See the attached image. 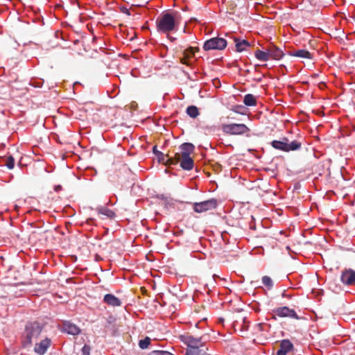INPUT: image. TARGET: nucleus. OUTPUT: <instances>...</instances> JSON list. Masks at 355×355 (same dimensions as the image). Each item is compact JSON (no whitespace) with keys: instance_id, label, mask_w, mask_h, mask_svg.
I'll return each instance as SVG.
<instances>
[{"instance_id":"nucleus-29","label":"nucleus","mask_w":355,"mask_h":355,"mask_svg":"<svg viewBox=\"0 0 355 355\" xmlns=\"http://www.w3.org/2000/svg\"><path fill=\"white\" fill-rule=\"evenodd\" d=\"M150 344V338L149 337H146L143 340H140L139 342V346L141 349H146L148 347Z\"/></svg>"},{"instance_id":"nucleus-37","label":"nucleus","mask_w":355,"mask_h":355,"mask_svg":"<svg viewBox=\"0 0 355 355\" xmlns=\"http://www.w3.org/2000/svg\"><path fill=\"white\" fill-rule=\"evenodd\" d=\"M339 37V36H334V39H338Z\"/></svg>"},{"instance_id":"nucleus-6","label":"nucleus","mask_w":355,"mask_h":355,"mask_svg":"<svg viewBox=\"0 0 355 355\" xmlns=\"http://www.w3.org/2000/svg\"><path fill=\"white\" fill-rule=\"evenodd\" d=\"M217 205V200L211 198L200 202H194L193 204V209L196 213H202L216 209Z\"/></svg>"},{"instance_id":"nucleus-27","label":"nucleus","mask_w":355,"mask_h":355,"mask_svg":"<svg viewBox=\"0 0 355 355\" xmlns=\"http://www.w3.org/2000/svg\"><path fill=\"white\" fill-rule=\"evenodd\" d=\"M262 283L268 289H271L273 286V282L272 279L268 276H263L262 277Z\"/></svg>"},{"instance_id":"nucleus-8","label":"nucleus","mask_w":355,"mask_h":355,"mask_svg":"<svg viewBox=\"0 0 355 355\" xmlns=\"http://www.w3.org/2000/svg\"><path fill=\"white\" fill-rule=\"evenodd\" d=\"M181 341L185 344L187 347L205 348V343L202 338H195L190 335H182L180 337Z\"/></svg>"},{"instance_id":"nucleus-36","label":"nucleus","mask_w":355,"mask_h":355,"mask_svg":"<svg viewBox=\"0 0 355 355\" xmlns=\"http://www.w3.org/2000/svg\"><path fill=\"white\" fill-rule=\"evenodd\" d=\"M320 85V88H322V85L325 86V84L324 83H321Z\"/></svg>"},{"instance_id":"nucleus-4","label":"nucleus","mask_w":355,"mask_h":355,"mask_svg":"<svg viewBox=\"0 0 355 355\" xmlns=\"http://www.w3.org/2000/svg\"><path fill=\"white\" fill-rule=\"evenodd\" d=\"M224 133L230 135H241L250 132V128L243 123L223 124L221 126Z\"/></svg>"},{"instance_id":"nucleus-32","label":"nucleus","mask_w":355,"mask_h":355,"mask_svg":"<svg viewBox=\"0 0 355 355\" xmlns=\"http://www.w3.org/2000/svg\"><path fill=\"white\" fill-rule=\"evenodd\" d=\"M153 153L156 155V156H158L159 155V153H162L161 151H159L157 149V146H154L153 148Z\"/></svg>"},{"instance_id":"nucleus-12","label":"nucleus","mask_w":355,"mask_h":355,"mask_svg":"<svg viewBox=\"0 0 355 355\" xmlns=\"http://www.w3.org/2000/svg\"><path fill=\"white\" fill-rule=\"evenodd\" d=\"M340 280L343 284L346 285H355V271L352 269L343 271Z\"/></svg>"},{"instance_id":"nucleus-11","label":"nucleus","mask_w":355,"mask_h":355,"mask_svg":"<svg viewBox=\"0 0 355 355\" xmlns=\"http://www.w3.org/2000/svg\"><path fill=\"white\" fill-rule=\"evenodd\" d=\"M199 49L198 47L193 48V47H189L184 50L182 53V56L180 57V62L182 64H186L187 66L191 65V58H192L194 56L195 51H198Z\"/></svg>"},{"instance_id":"nucleus-21","label":"nucleus","mask_w":355,"mask_h":355,"mask_svg":"<svg viewBox=\"0 0 355 355\" xmlns=\"http://www.w3.org/2000/svg\"><path fill=\"white\" fill-rule=\"evenodd\" d=\"M207 347H187L185 352V355H210L207 352Z\"/></svg>"},{"instance_id":"nucleus-10","label":"nucleus","mask_w":355,"mask_h":355,"mask_svg":"<svg viewBox=\"0 0 355 355\" xmlns=\"http://www.w3.org/2000/svg\"><path fill=\"white\" fill-rule=\"evenodd\" d=\"M35 343L34 352L39 355H43L46 352L48 348L50 347L51 340L49 338H45L40 340V343Z\"/></svg>"},{"instance_id":"nucleus-30","label":"nucleus","mask_w":355,"mask_h":355,"mask_svg":"<svg viewBox=\"0 0 355 355\" xmlns=\"http://www.w3.org/2000/svg\"><path fill=\"white\" fill-rule=\"evenodd\" d=\"M148 355H173L167 351L155 350L151 352Z\"/></svg>"},{"instance_id":"nucleus-16","label":"nucleus","mask_w":355,"mask_h":355,"mask_svg":"<svg viewBox=\"0 0 355 355\" xmlns=\"http://www.w3.org/2000/svg\"><path fill=\"white\" fill-rule=\"evenodd\" d=\"M62 331L75 336L80 334V329L76 325L69 322H65L63 324Z\"/></svg>"},{"instance_id":"nucleus-20","label":"nucleus","mask_w":355,"mask_h":355,"mask_svg":"<svg viewBox=\"0 0 355 355\" xmlns=\"http://www.w3.org/2000/svg\"><path fill=\"white\" fill-rule=\"evenodd\" d=\"M235 42V47L237 52H242L245 51L248 47L250 46V44L245 40H241L237 37L234 39Z\"/></svg>"},{"instance_id":"nucleus-35","label":"nucleus","mask_w":355,"mask_h":355,"mask_svg":"<svg viewBox=\"0 0 355 355\" xmlns=\"http://www.w3.org/2000/svg\"><path fill=\"white\" fill-rule=\"evenodd\" d=\"M338 16L334 15V22L338 20Z\"/></svg>"},{"instance_id":"nucleus-31","label":"nucleus","mask_w":355,"mask_h":355,"mask_svg":"<svg viewBox=\"0 0 355 355\" xmlns=\"http://www.w3.org/2000/svg\"><path fill=\"white\" fill-rule=\"evenodd\" d=\"M91 348L89 345H85L82 348V352L83 355H89Z\"/></svg>"},{"instance_id":"nucleus-15","label":"nucleus","mask_w":355,"mask_h":355,"mask_svg":"<svg viewBox=\"0 0 355 355\" xmlns=\"http://www.w3.org/2000/svg\"><path fill=\"white\" fill-rule=\"evenodd\" d=\"M293 349V345L288 339L282 340L280 343V349L277 350L276 355H286Z\"/></svg>"},{"instance_id":"nucleus-9","label":"nucleus","mask_w":355,"mask_h":355,"mask_svg":"<svg viewBox=\"0 0 355 355\" xmlns=\"http://www.w3.org/2000/svg\"><path fill=\"white\" fill-rule=\"evenodd\" d=\"M175 153L173 151H168L166 154L159 153L157 156L158 162L166 166L175 165L178 163L179 158L178 155Z\"/></svg>"},{"instance_id":"nucleus-13","label":"nucleus","mask_w":355,"mask_h":355,"mask_svg":"<svg viewBox=\"0 0 355 355\" xmlns=\"http://www.w3.org/2000/svg\"><path fill=\"white\" fill-rule=\"evenodd\" d=\"M178 155V163L184 170L190 171L193 167V160L190 156H180L179 153H175Z\"/></svg>"},{"instance_id":"nucleus-1","label":"nucleus","mask_w":355,"mask_h":355,"mask_svg":"<svg viewBox=\"0 0 355 355\" xmlns=\"http://www.w3.org/2000/svg\"><path fill=\"white\" fill-rule=\"evenodd\" d=\"M181 17L178 12H164L156 20V27L158 32L168 34L178 29Z\"/></svg>"},{"instance_id":"nucleus-19","label":"nucleus","mask_w":355,"mask_h":355,"mask_svg":"<svg viewBox=\"0 0 355 355\" xmlns=\"http://www.w3.org/2000/svg\"><path fill=\"white\" fill-rule=\"evenodd\" d=\"M194 146L191 143H184L180 146V156H190L194 150Z\"/></svg>"},{"instance_id":"nucleus-25","label":"nucleus","mask_w":355,"mask_h":355,"mask_svg":"<svg viewBox=\"0 0 355 355\" xmlns=\"http://www.w3.org/2000/svg\"><path fill=\"white\" fill-rule=\"evenodd\" d=\"M98 213L109 218H113L115 217V213L107 207H101L98 209Z\"/></svg>"},{"instance_id":"nucleus-34","label":"nucleus","mask_w":355,"mask_h":355,"mask_svg":"<svg viewBox=\"0 0 355 355\" xmlns=\"http://www.w3.org/2000/svg\"><path fill=\"white\" fill-rule=\"evenodd\" d=\"M60 189H61V186H60V185L56 186V187H55V190L56 191H59Z\"/></svg>"},{"instance_id":"nucleus-5","label":"nucleus","mask_w":355,"mask_h":355,"mask_svg":"<svg viewBox=\"0 0 355 355\" xmlns=\"http://www.w3.org/2000/svg\"><path fill=\"white\" fill-rule=\"evenodd\" d=\"M227 46V41L222 37H213L207 40L203 45L205 51L223 50Z\"/></svg>"},{"instance_id":"nucleus-22","label":"nucleus","mask_w":355,"mask_h":355,"mask_svg":"<svg viewBox=\"0 0 355 355\" xmlns=\"http://www.w3.org/2000/svg\"><path fill=\"white\" fill-rule=\"evenodd\" d=\"M291 55L302 58L312 59L311 53L306 49H300L291 53Z\"/></svg>"},{"instance_id":"nucleus-18","label":"nucleus","mask_w":355,"mask_h":355,"mask_svg":"<svg viewBox=\"0 0 355 355\" xmlns=\"http://www.w3.org/2000/svg\"><path fill=\"white\" fill-rule=\"evenodd\" d=\"M103 301L109 306H119L121 305V300L112 294H106L104 296Z\"/></svg>"},{"instance_id":"nucleus-28","label":"nucleus","mask_w":355,"mask_h":355,"mask_svg":"<svg viewBox=\"0 0 355 355\" xmlns=\"http://www.w3.org/2000/svg\"><path fill=\"white\" fill-rule=\"evenodd\" d=\"M5 165L9 168L12 169L15 166V159L12 156H8L4 158Z\"/></svg>"},{"instance_id":"nucleus-14","label":"nucleus","mask_w":355,"mask_h":355,"mask_svg":"<svg viewBox=\"0 0 355 355\" xmlns=\"http://www.w3.org/2000/svg\"><path fill=\"white\" fill-rule=\"evenodd\" d=\"M268 52L269 55V59H273L276 60H280L284 56L283 51L275 45H270L268 48Z\"/></svg>"},{"instance_id":"nucleus-3","label":"nucleus","mask_w":355,"mask_h":355,"mask_svg":"<svg viewBox=\"0 0 355 355\" xmlns=\"http://www.w3.org/2000/svg\"><path fill=\"white\" fill-rule=\"evenodd\" d=\"M272 146L277 150L288 152L291 150H296L300 148L301 143L294 140L289 142L286 137L282 138L281 141L274 140L271 142Z\"/></svg>"},{"instance_id":"nucleus-17","label":"nucleus","mask_w":355,"mask_h":355,"mask_svg":"<svg viewBox=\"0 0 355 355\" xmlns=\"http://www.w3.org/2000/svg\"><path fill=\"white\" fill-rule=\"evenodd\" d=\"M270 329V324L267 323H259L255 326L256 334H260L261 336L266 338Z\"/></svg>"},{"instance_id":"nucleus-7","label":"nucleus","mask_w":355,"mask_h":355,"mask_svg":"<svg viewBox=\"0 0 355 355\" xmlns=\"http://www.w3.org/2000/svg\"><path fill=\"white\" fill-rule=\"evenodd\" d=\"M274 315L272 318L276 319V316L279 318H290L296 320H299L300 317L297 315V313L294 309H290L288 306H281L275 309L272 311Z\"/></svg>"},{"instance_id":"nucleus-2","label":"nucleus","mask_w":355,"mask_h":355,"mask_svg":"<svg viewBox=\"0 0 355 355\" xmlns=\"http://www.w3.org/2000/svg\"><path fill=\"white\" fill-rule=\"evenodd\" d=\"M42 329V327L37 322L27 324L22 336L21 345L23 347H30L33 343L37 342Z\"/></svg>"},{"instance_id":"nucleus-23","label":"nucleus","mask_w":355,"mask_h":355,"mask_svg":"<svg viewBox=\"0 0 355 355\" xmlns=\"http://www.w3.org/2000/svg\"><path fill=\"white\" fill-rule=\"evenodd\" d=\"M254 56L256 57L257 59L262 62H266L269 60L268 49H266V51H261L260 49H257L254 52Z\"/></svg>"},{"instance_id":"nucleus-24","label":"nucleus","mask_w":355,"mask_h":355,"mask_svg":"<svg viewBox=\"0 0 355 355\" xmlns=\"http://www.w3.org/2000/svg\"><path fill=\"white\" fill-rule=\"evenodd\" d=\"M243 103L247 106H254L257 104L256 97L251 94H248L244 96Z\"/></svg>"},{"instance_id":"nucleus-33","label":"nucleus","mask_w":355,"mask_h":355,"mask_svg":"<svg viewBox=\"0 0 355 355\" xmlns=\"http://www.w3.org/2000/svg\"><path fill=\"white\" fill-rule=\"evenodd\" d=\"M167 37H168V40H171V42H174V41L176 40V38H175V37H172V36L169 35V33H168V34H167Z\"/></svg>"},{"instance_id":"nucleus-26","label":"nucleus","mask_w":355,"mask_h":355,"mask_svg":"<svg viewBox=\"0 0 355 355\" xmlns=\"http://www.w3.org/2000/svg\"><path fill=\"white\" fill-rule=\"evenodd\" d=\"M187 114L191 118H196L199 115V110L196 106L190 105L187 108Z\"/></svg>"}]
</instances>
